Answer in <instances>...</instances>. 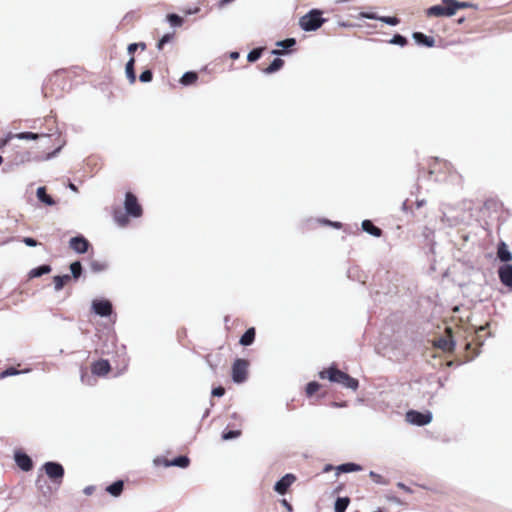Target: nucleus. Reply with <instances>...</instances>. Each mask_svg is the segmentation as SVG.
<instances>
[{
  "label": "nucleus",
  "mask_w": 512,
  "mask_h": 512,
  "mask_svg": "<svg viewBox=\"0 0 512 512\" xmlns=\"http://www.w3.org/2000/svg\"><path fill=\"white\" fill-rule=\"evenodd\" d=\"M321 379L327 378L332 383L341 384L345 388H349L353 391L359 387V381L356 378L351 377L349 374L337 369L335 366H330L327 370L319 372Z\"/></svg>",
  "instance_id": "f257e3e1"
},
{
  "label": "nucleus",
  "mask_w": 512,
  "mask_h": 512,
  "mask_svg": "<svg viewBox=\"0 0 512 512\" xmlns=\"http://www.w3.org/2000/svg\"><path fill=\"white\" fill-rule=\"evenodd\" d=\"M323 12L320 9H311L299 20L300 28L305 32H313L318 30L326 21L322 17Z\"/></svg>",
  "instance_id": "f03ea898"
},
{
  "label": "nucleus",
  "mask_w": 512,
  "mask_h": 512,
  "mask_svg": "<svg viewBox=\"0 0 512 512\" xmlns=\"http://www.w3.org/2000/svg\"><path fill=\"white\" fill-rule=\"evenodd\" d=\"M42 468L52 483L58 486L61 485L65 474L64 467L61 463L56 461H48L43 464Z\"/></svg>",
  "instance_id": "7ed1b4c3"
},
{
  "label": "nucleus",
  "mask_w": 512,
  "mask_h": 512,
  "mask_svg": "<svg viewBox=\"0 0 512 512\" xmlns=\"http://www.w3.org/2000/svg\"><path fill=\"white\" fill-rule=\"evenodd\" d=\"M248 361L237 358L232 364V380L236 384H241L247 380Z\"/></svg>",
  "instance_id": "20e7f679"
},
{
  "label": "nucleus",
  "mask_w": 512,
  "mask_h": 512,
  "mask_svg": "<svg viewBox=\"0 0 512 512\" xmlns=\"http://www.w3.org/2000/svg\"><path fill=\"white\" fill-rule=\"evenodd\" d=\"M124 209L126 215L133 218H139L143 213L137 197L132 192H126L125 194Z\"/></svg>",
  "instance_id": "39448f33"
},
{
  "label": "nucleus",
  "mask_w": 512,
  "mask_h": 512,
  "mask_svg": "<svg viewBox=\"0 0 512 512\" xmlns=\"http://www.w3.org/2000/svg\"><path fill=\"white\" fill-rule=\"evenodd\" d=\"M432 418L433 415L430 411L409 410L406 413V421L416 426H425L432 421Z\"/></svg>",
  "instance_id": "423d86ee"
},
{
  "label": "nucleus",
  "mask_w": 512,
  "mask_h": 512,
  "mask_svg": "<svg viewBox=\"0 0 512 512\" xmlns=\"http://www.w3.org/2000/svg\"><path fill=\"white\" fill-rule=\"evenodd\" d=\"M92 311L100 317H109L113 312L112 303L107 299H95L92 301Z\"/></svg>",
  "instance_id": "0eeeda50"
},
{
  "label": "nucleus",
  "mask_w": 512,
  "mask_h": 512,
  "mask_svg": "<svg viewBox=\"0 0 512 512\" xmlns=\"http://www.w3.org/2000/svg\"><path fill=\"white\" fill-rule=\"evenodd\" d=\"M154 463L156 465L163 464L165 467H179V468H187L190 464V459L186 455H179L172 460H167L164 458H156L154 460Z\"/></svg>",
  "instance_id": "6e6552de"
},
{
  "label": "nucleus",
  "mask_w": 512,
  "mask_h": 512,
  "mask_svg": "<svg viewBox=\"0 0 512 512\" xmlns=\"http://www.w3.org/2000/svg\"><path fill=\"white\" fill-rule=\"evenodd\" d=\"M14 461L16 465L24 472H29L33 469V461L31 457L22 450L14 452Z\"/></svg>",
  "instance_id": "1a4fd4ad"
},
{
  "label": "nucleus",
  "mask_w": 512,
  "mask_h": 512,
  "mask_svg": "<svg viewBox=\"0 0 512 512\" xmlns=\"http://www.w3.org/2000/svg\"><path fill=\"white\" fill-rule=\"evenodd\" d=\"M69 247L77 254H84L88 251L90 242L83 235H77L69 240Z\"/></svg>",
  "instance_id": "9d476101"
},
{
  "label": "nucleus",
  "mask_w": 512,
  "mask_h": 512,
  "mask_svg": "<svg viewBox=\"0 0 512 512\" xmlns=\"http://www.w3.org/2000/svg\"><path fill=\"white\" fill-rule=\"evenodd\" d=\"M500 282L512 291V264H503L498 268Z\"/></svg>",
  "instance_id": "9b49d317"
},
{
  "label": "nucleus",
  "mask_w": 512,
  "mask_h": 512,
  "mask_svg": "<svg viewBox=\"0 0 512 512\" xmlns=\"http://www.w3.org/2000/svg\"><path fill=\"white\" fill-rule=\"evenodd\" d=\"M296 480L295 475L288 473L281 477L274 485V490L280 494L284 495L287 493L290 486L294 483Z\"/></svg>",
  "instance_id": "f8f14e48"
},
{
  "label": "nucleus",
  "mask_w": 512,
  "mask_h": 512,
  "mask_svg": "<svg viewBox=\"0 0 512 512\" xmlns=\"http://www.w3.org/2000/svg\"><path fill=\"white\" fill-rule=\"evenodd\" d=\"M103 341L101 352L102 354H112L116 347V335L114 333H106L100 336Z\"/></svg>",
  "instance_id": "ddd939ff"
},
{
  "label": "nucleus",
  "mask_w": 512,
  "mask_h": 512,
  "mask_svg": "<svg viewBox=\"0 0 512 512\" xmlns=\"http://www.w3.org/2000/svg\"><path fill=\"white\" fill-rule=\"evenodd\" d=\"M92 374L96 376H105L111 370V366L108 360L100 359L92 363Z\"/></svg>",
  "instance_id": "4468645a"
},
{
  "label": "nucleus",
  "mask_w": 512,
  "mask_h": 512,
  "mask_svg": "<svg viewBox=\"0 0 512 512\" xmlns=\"http://www.w3.org/2000/svg\"><path fill=\"white\" fill-rule=\"evenodd\" d=\"M296 45V39L295 38H286L284 40H279L276 42L277 47H281L282 51L280 50H272V55H282V54H289L290 49L293 48Z\"/></svg>",
  "instance_id": "2eb2a0df"
},
{
  "label": "nucleus",
  "mask_w": 512,
  "mask_h": 512,
  "mask_svg": "<svg viewBox=\"0 0 512 512\" xmlns=\"http://www.w3.org/2000/svg\"><path fill=\"white\" fill-rule=\"evenodd\" d=\"M497 258L504 264H509L512 261V252L509 250L508 245L501 241L497 247Z\"/></svg>",
  "instance_id": "dca6fc26"
},
{
  "label": "nucleus",
  "mask_w": 512,
  "mask_h": 512,
  "mask_svg": "<svg viewBox=\"0 0 512 512\" xmlns=\"http://www.w3.org/2000/svg\"><path fill=\"white\" fill-rule=\"evenodd\" d=\"M412 38L415 43L419 46L433 47L435 45V39L422 32H414Z\"/></svg>",
  "instance_id": "f3484780"
},
{
  "label": "nucleus",
  "mask_w": 512,
  "mask_h": 512,
  "mask_svg": "<svg viewBox=\"0 0 512 512\" xmlns=\"http://www.w3.org/2000/svg\"><path fill=\"white\" fill-rule=\"evenodd\" d=\"M361 226L362 230L368 233L369 235H372L374 237H380L382 235V230L379 227L375 226L371 220H363Z\"/></svg>",
  "instance_id": "a211bd4d"
},
{
  "label": "nucleus",
  "mask_w": 512,
  "mask_h": 512,
  "mask_svg": "<svg viewBox=\"0 0 512 512\" xmlns=\"http://www.w3.org/2000/svg\"><path fill=\"white\" fill-rule=\"evenodd\" d=\"M256 337V330L254 327L248 328L240 337L239 343L242 346H250L254 343Z\"/></svg>",
  "instance_id": "6ab92c4d"
},
{
  "label": "nucleus",
  "mask_w": 512,
  "mask_h": 512,
  "mask_svg": "<svg viewBox=\"0 0 512 512\" xmlns=\"http://www.w3.org/2000/svg\"><path fill=\"white\" fill-rule=\"evenodd\" d=\"M37 199L47 206L55 205V200L47 193L44 186L38 187L36 191Z\"/></svg>",
  "instance_id": "aec40b11"
},
{
  "label": "nucleus",
  "mask_w": 512,
  "mask_h": 512,
  "mask_svg": "<svg viewBox=\"0 0 512 512\" xmlns=\"http://www.w3.org/2000/svg\"><path fill=\"white\" fill-rule=\"evenodd\" d=\"M124 489V481L116 480L106 487V491L113 497H118L122 494Z\"/></svg>",
  "instance_id": "412c9836"
},
{
  "label": "nucleus",
  "mask_w": 512,
  "mask_h": 512,
  "mask_svg": "<svg viewBox=\"0 0 512 512\" xmlns=\"http://www.w3.org/2000/svg\"><path fill=\"white\" fill-rule=\"evenodd\" d=\"M362 466L354 462H346L337 466V474L361 471Z\"/></svg>",
  "instance_id": "4be33fe9"
},
{
  "label": "nucleus",
  "mask_w": 512,
  "mask_h": 512,
  "mask_svg": "<svg viewBox=\"0 0 512 512\" xmlns=\"http://www.w3.org/2000/svg\"><path fill=\"white\" fill-rule=\"evenodd\" d=\"M134 66H135V59L133 56H131L125 65V74L131 84L135 83V81H136V73H135Z\"/></svg>",
  "instance_id": "5701e85b"
},
{
  "label": "nucleus",
  "mask_w": 512,
  "mask_h": 512,
  "mask_svg": "<svg viewBox=\"0 0 512 512\" xmlns=\"http://www.w3.org/2000/svg\"><path fill=\"white\" fill-rule=\"evenodd\" d=\"M51 270H52V268L49 264H42V265H39V266L31 269L29 272V277L30 278L41 277L43 275L50 273Z\"/></svg>",
  "instance_id": "b1692460"
},
{
  "label": "nucleus",
  "mask_w": 512,
  "mask_h": 512,
  "mask_svg": "<svg viewBox=\"0 0 512 512\" xmlns=\"http://www.w3.org/2000/svg\"><path fill=\"white\" fill-rule=\"evenodd\" d=\"M17 139L20 140H37L39 138H43L46 140L50 139V135L47 134H38L33 132H20L15 135Z\"/></svg>",
  "instance_id": "393cba45"
},
{
  "label": "nucleus",
  "mask_w": 512,
  "mask_h": 512,
  "mask_svg": "<svg viewBox=\"0 0 512 512\" xmlns=\"http://www.w3.org/2000/svg\"><path fill=\"white\" fill-rule=\"evenodd\" d=\"M71 280L69 274L56 275L53 277L55 291H60Z\"/></svg>",
  "instance_id": "a878e982"
},
{
  "label": "nucleus",
  "mask_w": 512,
  "mask_h": 512,
  "mask_svg": "<svg viewBox=\"0 0 512 512\" xmlns=\"http://www.w3.org/2000/svg\"><path fill=\"white\" fill-rule=\"evenodd\" d=\"M283 65H284V61L281 58L276 57L264 69V73L265 74H273V73L279 71L283 67Z\"/></svg>",
  "instance_id": "bb28decb"
},
{
  "label": "nucleus",
  "mask_w": 512,
  "mask_h": 512,
  "mask_svg": "<svg viewBox=\"0 0 512 512\" xmlns=\"http://www.w3.org/2000/svg\"><path fill=\"white\" fill-rule=\"evenodd\" d=\"M197 79L198 74L195 71H187L181 76L180 83L183 86H189L194 84L197 81Z\"/></svg>",
  "instance_id": "cd10ccee"
},
{
  "label": "nucleus",
  "mask_w": 512,
  "mask_h": 512,
  "mask_svg": "<svg viewBox=\"0 0 512 512\" xmlns=\"http://www.w3.org/2000/svg\"><path fill=\"white\" fill-rule=\"evenodd\" d=\"M70 272L69 274L71 276V279L77 280L81 277L83 273V266L82 263L79 260H76L70 264Z\"/></svg>",
  "instance_id": "c85d7f7f"
},
{
  "label": "nucleus",
  "mask_w": 512,
  "mask_h": 512,
  "mask_svg": "<svg viewBox=\"0 0 512 512\" xmlns=\"http://www.w3.org/2000/svg\"><path fill=\"white\" fill-rule=\"evenodd\" d=\"M350 504L349 497H337L334 503V512H345Z\"/></svg>",
  "instance_id": "c756f323"
},
{
  "label": "nucleus",
  "mask_w": 512,
  "mask_h": 512,
  "mask_svg": "<svg viewBox=\"0 0 512 512\" xmlns=\"http://www.w3.org/2000/svg\"><path fill=\"white\" fill-rule=\"evenodd\" d=\"M437 346L444 351H452L455 347V342L451 338L441 337L437 341Z\"/></svg>",
  "instance_id": "7c9ffc66"
},
{
  "label": "nucleus",
  "mask_w": 512,
  "mask_h": 512,
  "mask_svg": "<svg viewBox=\"0 0 512 512\" xmlns=\"http://www.w3.org/2000/svg\"><path fill=\"white\" fill-rule=\"evenodd\" d=\"M427 15L432 17H443L446 16V10L444 6L434 5L427 9Z\"/></svg>",
  "instance_id": "2f4dec72"
},
{
  "label": "nucleus",
  "mask_w": 512,
  "mask_h": 512,
  "mask_svg": "<svg viewBox=\"0 0 512 512\" xmlns=\"http://www.w3.org/2000/svg\"><path fill=\"white\" fill-rule=\"evenodd\" d=\"M166 20L174 28L181 27L184 22L183 18L176 13L167 14Z\"/></svg>",
  "instance_id": "473e14b6"
},
{
  "label": "nucleus",
  "mask_w": 512,
  "mask_h": 512,
  "mask_svg": "<svg viewBox=\"0 0 512 512\" xmlns=\"http://www.w3.org/2000/svg\"><path fill=\"white\" fill-rule=\"evenodd\" d=\"M264 47H256L249 51L247 55V61L250 63H254L260 59L262 56Z\"/></svg>",
  "instance_id": "72a5a7b5"
},
{
  "label": "nucleus",
  "mask_w": 512,
  "mask_h": 512,
  "mask_svg": "<svg viewBox=\"0 0 512 512\" xmlns=\"http://www.w3.org/2000/svg\"><path fill=\"white\" fill-rule=\"evenodd\" d=\"M90 268L94 273H99L107 270L108 264L106 262L93 260L90 263Z\"/></svg>",
  "instance_id": "f704fd0d"
},
{
  "label": "nucleus",
  "mask_w": 512,
  "mask_h": 512,
  "mask_svg": "<svg viewBox=\"0 0 512 512\" xmlns=\"http://www.w3.org/2000/svg\"><path fill=\"white\" fill-rule=\"evenodd\" d=\"M241 436V430H224L221 434V438L224 441L237 439Z\"/></svg>",
  "instance_id": "c9c22d12"
},
{
  "label": "nucleus",
  "mask_w": 512,
  "mask_h": 512,
  "mask_svg": "<svg viewBox=\"0 0 512 512\" xmlns=\"http://www.w3.org/2000/svg\"><path fill=\"white\" fill-rule=\"evenodd\" d=\"M389 43L393 45H398L400 47H404L408 43V39L401 35V34H395L390 40Z\"/></svg>",
  "instance_id": "e433bc0d"
},
{
  "label": "nucleus",
  "mask_w": 512,
  "mask_h": 512,
  "mask_svg": "<svg viewBox=\"0 0 512 512\" xmlns=\"http://www.w3.org/2000/svg\"><path fill=\"white\" fill-rule=\"evenodd\" d=\"M448 1H449V3H447L446 6H444V7L446 10V17H451L458 10V6L456 5L457 0H448Z\"/></svg>",
  "instance_id": "4c0bfd02"
},
{
  "label": "nucleus",
  "mask_w": 512,
  "mask_h": 512,
  "mask_svg": "<svg viewBox=\"0 0 512 512\" xmlns=\"http://www.w3.org/2000/svg\"><path fill=\"white\" fill-rule=\"evenodd\" d=\"M320 387H321V385L317 381H311V382L307 383L306 390H305L307 396L310 397V396L314 395L320 389Z\"/></svg>",
  "instance_id": "58836bf2"
},
{
  "label": "nucleus",
  "mask_w": 512,
  "mask_h": 512,
  "mask_svg": "<svg viewBox=\"0 0 512 512\" xmlns=\"http://www.w3.org/2000/svg\"><path fill=\"white\" fill-rule=\"evenodd\" d=\"M174 37V33H166L164 34L157 43V49L162 50L164 45L169 43Z\"/></svg>",
  "instance_id": "ea45409f"
},
{
  "label": "nucleus",
  "mask_w": 512,
  "mask_h": 512,
  "mask_svg": "<svg viewBox=\"0 0 512 512\" xmlns=\"http://www.w3.org/2000/svg\"><path fill=\"white\" fill-rule=\"evenodd\" d=\"M153 79V72L150 69H146L139 75V80L142 83H150Z\"/></svg>",
  "instance_id": "a19ab883"
},
{
  "label": "nucleus",
  "mask_w": 512,
  "mask_h": 512,
  "mask_svg": "<svg viewBox=\"0 0 512 512\" xmlns=\"http://www.w3.org/2000/svg\"><path fill=\"white\" fill-rule=\"evenodd\" d=\"M379 21L390 26H396L400 22V20L395 16H380Z\"/></svg>",
  "instance_id": "79ce46f5"
},
{
  "label": "nucleus",
  "mask_w": 512,
  "mask_h": 512,
  "mask_svg": "<svg viewBox=\"0 0 512 512\" xmlns=\"http://www.w3.org/2000/svg\"><path fill=\"white\" fill-rule=\"evenodd\" d=\"M20 373L21 372L18 371L15 367H8L7 369L0 372V378L3 379V378L9 377V376H14V375H17Z\"/></svg>",
  "instance_id": "37998d69"
},
{
  "label": "nucleus",
  "mask_w": 512,
  "mask_h": 512,
  "mask_svg": "<svg viewBox=\"0 0 512 512\" xmlns=\"http://www.w3.org/2000/svg\"><path fill=\"white\" fill-rule=\"evenodd\" d=\"M369 476L374 480L375 483L377 484H381V485H385L387 484V481L384 479L383 476H381L380 474L374 472V471H370L369 473Z\"/></svg>",
  "instance_id": "c03bdc74"
},
{
  "label": "nucleus",
  "mask_w": 512,
  "mask_h": 512,
  "mask_svg": "<svg viewBox=\"0 0 512 512\" xmlns=\"http://www.w3.org/2000/svg\"><path fill=\"white\" fill-rule=\"evenodd\" d=\"M128 215H124L122 213H115L114 214V220L120 225V226H125L127 225L128 223V218H127Z\"/></svg>",
  "instance_id": "a18cd8bd"
},
{
  "label": "nucleus",
  "mask_w": 512,
  "mask_h": 512,
  "mask_svg": "<svg viewBox=\"0 0 512 512\" xmlns=\"http://www.w3.org/2000/svg\"><path fill=\"white\" fill-rule=\"evenodd\" d=\"M319 222L322 223V224H325V225L332 226V227H334L336 229H339V228L342 227L341 222L331 221V220H328V219H320Z\"/></svg>",
  "instance_id": "49530a36"
},
{
  "label": "nucleus",
  "mask_w": 512,
  "mask_h": 512,
  "mask_svg": "<svg viewBox=\"0 0 512 512\" xmlns=\"http://www.w3.org/2000/svg\"><path fill=\"white\" fill-rule=\"evenodd\" d=\"M62 149V145L58 146L56 149H54L52 152H49L47 153L45 156H44V160H51L53 159L54 157H56L60 151Z\"/></svg>",
  "instance_id": "de8ad7c7"
},
{
  "label": "nucleus",
  "mask_w": 512,
  "mask_h": 512,
  "mask_svg": "<svg viewBox=\"0 0 512 512\" xmlns=\"http://www.w3.org/2000/svg\"><path fill=\"white\" fill-rule=\"evenodd\" d=\"M211 394L214 397H222L225 394V389L222 386L214 387Z\"/></svg>",
  "instance_id": "09e8293b"
},
{
  "label": "nucleus",
  "mask_w": 512,
  "mask_h": 512,
  "mask_svg": "<svg viewBox=\"0 0 512 512\" xmlns=\"http://www.w3.org/2000/svg\"><path fill=\"white\" fill-rule=\"evenodd\" d=\"M23 242L26 246L28 247H35L38 245V242L36 239L32 238V237H25L23 239Z\"/></svg>",
  "instance_id": "8fccbe9b"
},
{
  "label": "nucleus",
  "mask_w": 512,
  "mask_h": 512,
  "mask_svg": "<svg viewBox=\"0 0 512 512\" xmlns=\"http://www.w3.org/2000/svg\"><path fill=\"white\" fill-rule=\"evenodd\" d=\"M361 16L363 18L371 19V20H379V18H380V16H378L377 14H375L373 12H364L361 14Z\"/></svg>",
  "instance_id": "3c124183"
},
{
  "label": "nucleus",
  "mask_w": 512,
  "mask_h": 512,
  "mask_svg": "<svg viewBox=\"0 0 512 512\" xmlns=\"http://www.w3.org/2000/svg\"><path fill=\"white\" fill-rule=\"evenodd\" d=\"M458 6V9H462V8H469V7H473V8H476L477 6L471 2H460V1H457V4Z\"/></svg>",
  "instance_id": "603ef678"
},
{
  "label": "nucleus",
  "mask_w": 512,
  "mask_h": 512,
  "mask_svg": "<svg viewBox=\"0 0 512 512\" xmlns=\"http://www.w3.org/2000/svg\"><path fill=\"white\" fill-rule=\"evenodd\" d=\"M138 48V44L137 43H131L128 45L127 47V52L130 54V55H133L134 52L137 50Z\"/></svg>",
  "instance_id": "864d4df0"
},
{
  "label": "nucleus",
  "mask_w": 512,
  "mask_h": 512,
  "mask_svg": "<svg viewBox=\"0 0 512 512\" xmlns=\"http://www.w3.org/2000/svg\"><path fill=\"white\" fill-rule=\"evenodd\" d=\"M15 135H16V134H13V133L9 132V133L6 135V137H5V139H4L3 144H7V143H8L9 141H11L13 138H16V136H15Z\"/></svg>",
  "instance_id": "5fc2aeb1"
},
{
  "label": "nucleus",
  "mask_w": 512,
  "mask_h": 512,
  "mask_svg": "<svg viewBox=\"0 0 512 512\" xmlns=\"http://www.w3.org/2000/svg\"><path fill=\"white\" fill-rule=\"evenodd\" d=\"M282 504L289 512L293 510L292 505L287 500L283 499Z\"/></svg>",
  "instance_id": "6e6d98bb"
},
{
  "label": "nucleus",
  "mask_w": 512,
  "mask_h": 512,
  "mask_svg": "<svg viewBox=\"0 0 512 512\" xmlns=\"http://www.w3.org/2000/svg\"><path fill=\"white\" fill-rule=\"evenodd\" d=\"M397 486H398L399 488L403 489V490H404V491H406V492H411V489H410L408 486H406L404 483H402V482H399V483L397 484Z\"/></svg>",
  "instance_id": "4d7b16f0"
},
{
  "label": "nucleus",
  "mask_w": 512,
  "mask_h": 512,
  "mask_svg": "<svg viewBox=\"0 0 512 512\" xmlns=\"http://www.w3.org/2000/svg\"><path fill=\"white\" fill-rule=\"evenodd\" d=\"M233 1H234V0H220V1L218 2V6H219L220 8H222V7H224L225 5H227V4H229V3L233 2Z\"/></svg>",
  "instance_id": "13d9d810"
},
{
  "label": "nucleus",
  "mask_w": 512,
  "mask_h": 512,
  "mask_svg": "<svg viewBox=\"0 0 512 512\" xmlns=\"http://www.w3.org/2000/svg\"><path fill=\"white\" fill-rule=\"evenodd\" d=\"M93 490H94V487H93V486H87V487H85V488H84L83 492H84L86 495H90V494H92Z\"/></svg>",
  "instance_id": "bf43d9fd"
},
{
  "label": "nucleus",
  "mask_w": 512,
  "mask_h": 512,
  "mask_svg": "<svg viewBox=\"0 0 512 512\" xmlns=\"http://www.w3.org/2000/svg\"><path fill=\"white\" fill-rule=\"evenodd\" d=\"M331 406H332V407H335V408L345 407V406H346V402H341V403H338V402H332V403H331Z\"/></svg>",
  "instance_id": "052dcab7"
},
{
  "label": "nucleus",
  "mask_w": 512,
  "mask_h": 512,
  "mask_svg": "<svg viewBox=\"0 0 512 512\" xmlns=\"http://www.w3.org/2000/svg\"><path fill=\"white\" fill-rule=\"evenodd\" d=\"M239 56H240V53H239L238 51H232V52L230 53V58H231V59H234V60H235V59H238V58H239Z\"/></svg>",
  "instance_id": "680f3d73"
},
{
  "label": "nucleus",
  "mask_w": 512,
  "mask_h": 512,
  "mask_svg": "<svg viewBox=\"0 0 512 512\" xmlns=\"http://www.w3.org/2000/svg\"><path fill=\"white\" fill-rule=\"evenodd\" d=\"M68 188H69L71 191H73V192H77V191H78L77 186H76L74 183H72V182H69V184H68Z\"/></svg>",
  "instance_id": "e2e57ef3"
},
{
  "label": "nucleus",
  "mask_w": 512,
  "mask_h": 512,
  "mask_svg": "<svg viewBox=\"0 0 512 512\" xmlns=\"http://www.w3.org/2000/svg\"><path fill=\"white\" fill-rule=\"evenodd\" d=\"M425 203H426V201H425L424 199H422V200H417V202H416V206H417V208H421L422 206H424V205H425Z\"/></svg>",
  "instance_id": "0e129e2a"
},
{
  "label": "nucleus",
  "mask_w": 512,
  "mask_h": 512,
  "mask_svg": "<svg viewBox=\"0 0 512 512\" xmlns=\"http://www.w3.org/2000/svg\"><path fill=\"white\" fill-rule=\"evenodd\" d=\"M137 44H138V48H141V50H145L146 49V44L144 42H139Z\"/></svg>",
  "instance_id": "69168bd1"
},
{
  "label": "nucleus",
  "mask_w": 512,
  "mask_h": 512,
  "mask_svg": "<svg viewBox=\"0 0 512 512\" xmlns=\"http://www.w3.org/2000/svg\"><path fill=\"white\" fill-rule=\"evenodd\" d=\"M332 469H333V466L328 464V465L325 466L324 471L327 472V471H330Z\"/></svg>",
  "instance_id": "338daca9"
},
{
  "label": "nucleus",
  "mask_w": 512,
  "mask_h": 512,
  "mask_svg": "<svg viewBox=\"0 0 512 512\" xmlns=\"http://www.w3.org/2000/svg\"><path fill=\"white\" fill-rule=\"evenodd\" d=\"M402 209L407 210V200H405L402 204Z\"/></svg>",
  "instance_id": "774afa93"
}]
</instances>
